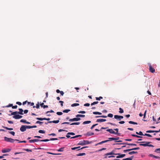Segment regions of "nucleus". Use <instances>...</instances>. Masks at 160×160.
I'll list each match as a JSON object with an SVG mask.
<instances>
[{"instance_id":"1","label":"nucleus","mask_w":160,"mask_h":160,"mask_svg":"<svg viewBox=\"0 0 160 160\" xmlns=\"http://www.w3.org/2000/svg\"><path fill=\"white\" fill-rule=\"evenodd\" d=\"M4 140L7 142H9L11 143H13L14 141H18V139H14L11 138H8L6 137H4Z\"/></svg>"},{"instance_id":"2","label":"nucleus","mask_w":160,"mask_h":160,"mask_svg":"<svg viewBox=\"0 0 160 160\" xmlns=\"http://www.w3.org/2000/svg\"><path fill=\"white\" fill-rule=\"evenodd\" d=\"M140 142L141 143L145 142L146 143H145L140 144L139 145L140 146H143L144 147L149 146V147H154V146L153 145H152V144H149V143H151V142Z\"/></svg>"},{"instance_id":"3","label":"nucleus","mask_w":160,"mask_h":160,"mask_svg":"<svg viewBox=\"0 0 160 160\" xmlns=\"http://www.w3.org/2000/svg\"><path fill=\"white\" fill-rule=\"evenodd\" d=\"M90 143L91 142H89L88 141L84 140L83 141H80L78 144V145H81L83 146L90 144Z\"/></svg>"},{"instance_id":"4","label":"nucleus","mask_w":160,"mask_h":160,"mask_svg":"<svg viewBox=\"0 0 160 160\" xmlns=\"http://www.w3.org/2000/svg\"><path fill=\"white\" fill-rule=\"evenodd\" d=\"M114 118L115 119H117L118 120L120 121L121 120V119H122L123 118V117L122 116L115 115L114 116Z\"/></svg>"},{"instance_id":"5","label":"nucleus","mask_w":160,"mask_h":160,"mask_svg":"<svg viewBox=\"0 0 160 160\" xmlns=\"http://www.w3.org/2000/svg\"><path fill=\"white\" fill-rule=\"evenodd\" d=\"M81 120V118H75L72 119H70L69 120V122L77 121Z\"/></svg>"},{"instance_id":"6","label":"nucleus","mask_w":160,"mask_h":160,"mask_svg":"<svg viewBox=\"0 0 160 160\" xmlns=\"http://www.w3.org/2000/svg\"><path fill=\"white\" fill-rule=\"evenodd\" d=\"M148 65L150 71L151 72L154 73L155 72V69L152 67L151 64L150 63H148Z\"/></svg>"},{"instance_id":"7","label":"nucleus","mask_w":160,"mask_h":160,"mask_svg":"<svg viewBox=\"0 0 160 160\" xmlns=\"http://www.w3.org/2000/svg\"><path fill=\"white\" fill-rule=\"evenodd\" d=\"M26 129V125H22L20 128V130L22 132L25 131Z\"/></svg>"},{"instance_id":"8","label":"nucleus","mask_w":160,"mask_h":160,"mask_svg":"<svg viewBox=\"0 0 160 160\" xmlns=\"http://www.w3.org/2000/svg\"><path fill=\"white\" fill-rule=\"evenodd\" d=\"M22 117V116L18 114L16 115L13 116V118L17 119L21 118Z\"/></svg>"},{"instance_id":"9","label":"nucleus","mask_w":160,"mask_h":160,"mask_svg":"<svg viewBox=\"0 0 160 160\" xmlns=\"http://www.w3.org/2000/svg\"><path fill=\"white\" fill-rule=\"evenodd\" d=\"M11 150V149L9 148L4 149L2 150V152L3 153L9 152Z\"/></svg>"},{"instance_id":"10","label":"nucleus","mask_w":160,"mask_h":160,"mask_svg":"<svg viewBox=\"0 0 160 160\" xmlns=\"http://www.w3.org/2000/svg\"><path fill=\"white\" fill-rule=\"evenodd\" d=\"M118 154H119V153H115L112 152H109L105 154V155L108 156L109 155H117Z\"/></svg>"},{"instance_id":"11","label":"nucleus","mask_w":160,"mask_h":160,"mask_svg":"<svg viewBox=\"0 0 160 160\" xmlns=\"http://www.w3.org/2000/svg\"><path fill=\"white\" fill-rule=\"evenodd\" d=\"M119 154H118L117 155H118V156H117L116 157V158H122L124 157L125 156V154H121L119 153H118Z\"/></svg>"},{"instance_id":"12","label":"nucleus","mask_w":160,"mask_h":160,"mask_svg":"<svg viewBox=\"0 0 160 160\" xmlns=\"http://www.w3.org/2000/svg\"><path fill=\"white\" fill-rule=\"evenodd\" d=\"M40 140L38 139H35L33 140H31L29 141V142L30 143L34 142H35L40 141Z\"/></svg>"},{"instance_id":"13","label":"nucleus","mask_w":160,"mask_h":160,"mask_svg":"<svg viewBox=\"0 0 160 160\" xmlns=\"http://www.w3.org/2000/svg\"><path fill=\"white\" fill-rule=\"evenodd\" d=\"M19 111L17 112L18 114H20V115H23V110L22 108H19Z\"/></svg>"},{"instance_id":"14","label":"nucleus","mask_w":160,"mask_h":160,"mask_svg":"<svg viewBox=\"0 0 160 160\" xmlns=\"http://www.w3.org/2000/svg\"><path fill=\"white\" fill-rule=\"evenodd\" d=\"M106 121V120L103 119H97L96 122H105Z\"/></svg>"},{"instance_id":"15","label":"nucleus","mask_w":160,"mask_h":160,"mask_svg":"<svg viewBox=\"0 0 160 160\" xmlns=\"http://www.w3.org/2000/svg\"><path fill=\"white\" fill-rule=\"evenodd\" d=\"M149 156L151 157H153L154 158H157V159H160V157L158 156H157L155 155H153V154H149L148 155Z\"/></svg>"},{"instance_id":"16","label":"nucleus","mask_w":160,"mask_h":160,"mask_svg":"<svg viewBox=\"0 0 160 160\" xmlns=\"http://www.w3.org/2000/svg\"><path fill=\"white\" fill-rule=\"evenodd\" d=\"M59 122V120H54V121H49V123H58Z\"/></svg>"},{"instance_id":"17","label":"nucleus","mask_w":160,"mask_h":160,"mask_svg":"<svg viewBox=\"0 0 160 160\" xmlns=\"http://www.w3.org/2000/svg\"><path fill=\"white\" fill-rule=\"evenodd\" d=\"M94 134V133L93 132H88L86 134V135L87 136H90L92 135H93Z\"/></svg>"},{"instance_id":"18","label":"nucleus","mask_w":160,"mask_h":160,"mask_svg":"<svg viewBox=\"0 0 160 160\" xmlns=\"http://www.w3.org/2000/svg\"><path fill=\"white\" fill-rule=\"evenodd\" d=\"M40 106L41 107H43L44 108H48V105H44L43 103H41L40 104Z\"/></svg>"},{"instance_id":"19","label":"nucleus","mask_w":160,"mask_h":160,"mask_svg":"<svg viewBox=\"0 0 160 160\" xmlns=\"http://www.w3.org/2000/svg\"><path fill=\"white\" fill-rule=\"evenodd\" d=\"M147 133H151V132H158L157 130H148L146 131Z\"/></svg>"},{"instance_id":"20","label":"nucleus","mask_w":160,"mask_h":160,"mask_svg":"<svg viewBox=\"0 0 160 160\" xmlns=\"http://www.w3.org/2000/svg\"><path fill=\"white\" fill-rule=\"evenodd\" d=\"M129 143H128L127 142H125V143H116L113 144V145H121V144H126L128 145V144Z\"/></svg>"},{"instance_id":"21","label":"nucleus","mask_w":160,"mask_h":160,"mask_svg":"<svg viewBox=\"0 0 160 160\" xmlns=\"http://www.w3.org/2000/svg\"><path fill=\"white\" fill-rule=\"evenodd\" d=\"M76 117H82L83 118L85 117V115H82V114H78L77 115H76Z\"/></svg>"},{"instance_id":"22","label":"nucleus","mask_w":160,"mask_h":160,"mask_svg":"<svg viewBox=\"0 0 160 160\" xmlns=\"http://www.w3.org/2000/svg\"><path fill=\"white\" fill-rule=\"evenodd\" d=\"M154 152L157 153H160V148L156 149L154 151Z\"/></svg>"},{"instance_id":"23","label":"nucleus","mask_w":160,"mask_h":160,"mask_svg":"<svg viewBox=\"0 0 160 160\" xmlns=\"http://www.w3.org/2000/svg\"><path fill=\"white\" fill-rule=\"evenodd\" d=\"M138 153V152L136 151V152H135V151H131V152H130L128 153V154L130 155H132V154H135V153Z\"/></svg>"},{"instance_id":"24","label":"nucleus","mask_w":160,"mask_h":160,"mask_svg":"<svg viewBox=\"0 0 160 160\" xmlns=\"http://www.w3.org/2000/svg\"><path fill=\"white\" fill-rule=\"evenodd\" d=\"M3 128L8 130H13V128H9L6 127H3Z\"/></svg>"},{"instance_id":"25","label":"nucleus","mask_w":160,"mask_h":160,"mask_svg":"<svg viewBox=\"0 0 160 160\" xmlns=\"http://www.w3.org/2000/svg\"><path fill=\"white\" fill-rule=\"evenodd\" d=\"M93 113L94 114L96 115V114H99V115H101L102 113L98 112H93Z\"/></svg>"},{"instance_id":"26","label":"nucleus","mask_w":160,"mask_h":160,"mask_svg":"<svg viewBox=\"0 0 160 160\" xmlns=\"http://www.w3.org/2000/svg\"><path fill=\"white\" fill-rule=\"evenodd\" d=\"M91 121H84L83 122V124H89L90 123H91Z\"/></svg>"},{"instance_id":"27","label":"nucleus","mask_w":160,"mask_h":160,"mask_svg":"<svg viewBox=\"0 0 160 160\" xmlns=\"http://www.w3.org/2000/svg\"><path fill=\"white\" fill-rule=\"evenodd\" d=\"M86 155V153H80L78 154L77 155V156H82L83 155Z\"/></svg>"},{"instance_id":"28","label":"nucleus","mask_w":160,"mask_h":160,"mask_svg":"<svg viewBox=\"0 0 160 160\" xmlns=\"http://www.w3.org/2000/svg\"><path fill=\"white\" fill-rule=\"evenodd\" d=\"M82 136V135H76V136H73V137H71V138H78V137H81Z\"/></svg>"},{"instance_id":"29","label":"nucleus","mask_w":160,"mask_h":160,"mask_svg":"<svg viewBox=\"0 0 160 160\" xmlns=\"http://www.w3.org/2000/svg\"><path fill=\"white\" fill-rule=\"evenodd\" d=\"M131 136H133V137H137V138H142V137L140 136H138V135H136L133 134H131Z\"/></svg>"},{"instance_id":"30","label":"nucleus","mask_w":160,"mask_h":160,"mask_svg":"<svg viewBox=\"0 0 160 160\" xmlns=\"http://www.w3.org/2000/svg\"><path fill=\"white\" fill-rule=\"evenodd\" d=\"M128 122L130 124L136 125L138 124V123L137 122H134L132 121H129Z\"/></svg>"},{"instance_id":"31","label":"nucleus","mask_w":160,"mask_h":160,"mask_svg":"<svg viewBox=\"0 0 160 160\" xmlns=\"http://www.w3.org/2000/svg\"><path fill=\"white\" fill-rule=\"evenodd\" d=\"M18 114L17 111L13 112L11 113V115H16L17 114Z\"/></svg>"},{"instance_id":"32","label":"nucleus","mask_w":160,"mask_h":160,"mask_svg":"<svg viewBox=\"0 0 160 160\" xmlns=\"http://www.w3.org/2000/svg\"><path fill=\"white\" fill-rule=\"evenodd\" d=\"M80 124V122H73L70 124V125H78Z\"/></svg>"},{"instance_id":"33","label":"nucleus","mask_w":160,"mask_h":160,"mask_svg":"<svg viewBox=\"0 0 160 160\" xmlns=\"http://www.w3.org/2000/svg\"><path fill=\"white\" fill-rule=\"evenodd\" d=\"M107 116H104V115H102L101 116H96V118H98L100 117H102L103 118H106L107 117Z\"/></svg>"},{"instance_id":"34","label":"nucleus","mask_w":160,"mask_h":160,"mask_svg":"<svg viewBox=\"0 0 160 160\" xmlns=\"http://www.w3.org/2000/svg\"><path fill=\"white\" fill-rule=\"evenodd\" d=\"M109 133L112 134H115L116 133V132H115L112 129H110V132H109Z\"/></svg>"},{"instance_id":"35","label":"nucleus","mask_w":160,"mask_h":160,"mask_svg":"<svg viewBox=\"0 0 160 160\" xmlns=\"http://www.w3.org/2000/svg\"><path fill=\"white\" fill-rule=\"evenodd\" d=\"M79 103H75L72 104L71 106L73 107L78 106H79Z\"/></svg>"},{"instance_id":"36","label":"nucleus","mask_w":160,"mask_h":160,"mask_svg":"<svg viewBox=\"0 0 160 160\" xmlns=\"http://www.w3.org/2000/svg\"><path fill=\"white\" fill-rule=\"evenodd\" d=\"M70 111V109H65L63 111V112L64 113H68Z\"/></svg>"},{"instance_id":"37","label":"nucleus","mask_w":160,"mask_h":160,"mask_svg":"<svg viewBox=\"0 0 160 160\" xmlns=\"http://www.w3.org/2000/svg\"><path fill=\"white\" fill-rule=\"evenodd\" d=\"M64 148H61L57 150V151L58 152H63L64 150Z\"/></svg>"},{"instance_id":"38","label":"nucleus","mask_w":160,"mask_h":160,"mask_svg":"<svg viewBox=\"0 0 160 160\" xmlns=\"http://www.w3.org/2000/svg\"><path fill=\"white\" fill-rule=\"evenodd\" d=\"M139 149H140V148L139 147L135 148L130 149H131V151L133 150H138Z\"/></svg>"},{"instance_id":"39","label":"nucleus","mask_w":160,"mask_h":160,"mask_svg":"<svg viewBox=\"0 0 160 160\" xmlns=\"http://www.w3.org/2000/svg\"><path fill=\"white\" fill-rule=\"evenodd\" d=\"M9 133L12 135L13 136H14L15 134V133L13 131H9L8 132Z\"/></svg>"},{"instance_id":"40","label":"nucleus","mask_w":160,"mask_h":160,"mask_svg":"<svg viewBox=\"0 0 160 160\" xmlns=\"http://www.w3.org/2000/svg\"><path fill=\"white\" fill-rule=\"evenodd\" d=\"M38 132L40 133H45V131L40 130H39Z\"/></svg>"},{"instance_id":"41","label":"nucleus","mask_w":160,"mask_h":160,"mask_svg":"<svg viewBox=\"0 0 160 160\" xmlns=\"http://www.w3.org/2000/svg\"><path fill=\"white\" fill-rule=\"evenodd\" d=\"M103 98L102 97H100L98 98L96 97V99L97 100L100 101L101 99H102Z\"/></svg>"},{"instance_id":"42","label":"nucleus","mask_w":160,"mask_h":160,"mask_svg":"<svg viewBox=\"0 0 160 160\" xmlns=\"http://www.w3.org/2000/svg\"><path fill=\"white\" fill-rule=\"evenodd\" d=\"M98 101H96V102H93V103H92L91 105V106H92L93 105H95V104H98Z\"/></svg>"},{"instance_id":"43","label":"nucleus","mask_w":160,"mask_h":160,"mask_svg":"<svg viewBox=\"0 0 160 160\" xmlns=\"http://www.w3.org/2000/svg\"><path fill=\"white\" fill-rule=\"evenodd\" d=\"M119 112H120V113H122L123 112H124L123 110V109H122L121 108H119Z\"/></svg>"},{"instance_id":"44","label":"nucleus","mask_w":160,"mask_h":160,"mask_svg":"<svg viewBox=\"0 0 160 160\" xmlns=\"http://www.w3.org/2000/svg\"><path fill=\"white\" fill-rule=\"evenodd\" d=\"M12 104H9L8 105H7L6 106L3 107V108H6H6H8V107H12Z\"/></svg>"},{"instance_id":"45","label":"nucleus","mask_w":160,"mask_h":160,"mask_svg":"<svg viewBox=\"0 0 160 160\" xmlns=\"http://www.w3.org/2000/svg\"><path fill=\"white\" fill-rule=\"evenodd\" d=\"M113 116V115L111 113H109L108 115V117H110V118H112Z\"/></svg>"},{"instance_id":"46","label":"nucleus","mask_w":160,"mask_h":160,"mask_svg":"<svg viewBox=\"0 0 160 160\" xmlns=\"http://www.w3.org/2000/svg\"><path fill=\"white\" fill-rule=\"evenodd\" d=\"M43 123V122L39 121H38L36 122V123H37V124L38 123V124H39L40 125H42V124Z\"/></svg>"},{"instance_id":"47","label":"nucleus","mask_w":160,"mask_h":160,"mask_svg":"<svg viewBox=\"0 0 160 160\" xmlns=\"http://www.w3.org/2000/svg\"><path fill=\"white\" fill-rule=\"evenodd\" d=\"M23 150L29 152H32V150L31 149H24Z\"/></svg>"},{"instance_id":"48","label":"nucleus","mask_w":160,"mask_h":160,"mask_svg":"<svg viewBox=\"0 0 160 160\" xmlns=\"http://www.w3.org/2000/svg\"><path fill=\"white\" fill-rule=\"evenodd\" d=\"M49 141V139H46L42 140H40V142H48Z\"/></svg>"},{"instance_id":"49","label":"nucleus","mask_w":160,"mask_h":160,"mask_svg":"<svg viewBox=\"0 0 160 160\" xmlns=\"http://www.w3.org/2000/svg\"><path fill=\"white\" fill-rule=\"evenodd\" d=\"M98 125V124H94L92 125V126L91 127V129H92L93 128L95 127V126L97 125Z\"/></svg>"},{"instance_id":"50","label":"nucleus","mask_w":160,"mask_h":160,"mask_svg":"<svg viewBox=\"0 0 160 160\" xmlns=\"http://www.w3.org/2000/svg\"><path fill=\"white\" fill-rule=\"evenodd\" d=\"M54 112L53 110H51L50 111H47L46 112V114H48V113L49 112H51V113H53V112Z\"/></svg>"},{"instance_id":"51","label":"nucleus","mask_w":160,"mask_h":160,"mask_svg":"<svg viewBox=\"0 0 160 160\" xmlns=\"http://www.w3.org/2000/svg\"><path fill=\"white\" fill-rule=\"evenodd\" d=\"M67 134L68 135H75V134L74 132H68L67 133Z\"/></svg>"},{"instance_id":"52","label":"nucleus","mask_w":160,"mask_h":160,"mask_svg":"<svg viewBox=\"0 0 160 160\" xmlns=\"http://www.w3.org/2000/svg\"><path fill=\"white\" fill-rule=\"evenodd\" d=\"M131 151V149H126V150H123V152L124 153H126V152H127L130 151Z\"/></svg>"},{"instance_id":"53","label":"nucleus","mask_w":160,"mask_h":160,"mask_svg":"<svg viewBox=\"0 0 160 160\" xmlns=\"http://www.w3.org/2000/svg\"><path fill=\"white\" fill-rule=\"evenodd\" d=\"M39 107H40L39 104V102H38V103L36 104V108H37L38 109L39 108Z\"/></svg>"},{"instance_id":"54","label":"nucleus","mask_w":160,"mask_h":160,"mask_svg":"<svg viewBox=\"0 0 160 160\" xmlns=\"http://www.w3.org/2000/svg\"><path fill=\"white\" fill-rule=\"evenodd\" d=\"M26 121H27L26 120H24V119H21L20 121V122H24L25 123H26Z\"/></svg>"},{"instance_id":"55","label":"nucleus","mask_w":160,"mask_h":160,"mask_svg":"<svg viewBox=\"0 0 160 160\" xmlns=\"http://www.w3.org/2000/svg\"><path fill=\"white\" fill-rule=\"evenodd\" d=\"M108 124H110L112 125H113V126H116L117 125L115 123H111V122H108Z\"/></svg>"},{"instance_id":"56","label":"nucleus","mask_w":160,"mask_h":160,"mask_svg":"<svg viewBox=\"0 0 160 160\" xmlns=\"http://www.w3.org/2000/svg\"><path fill=\"white\" fill-rule=\"evenodd\" d=\"M144 136H148L149 137H152V136L151 135H150V134H147V133H145L144 135Z\"/></svg>"},{"instance_id":"57","label":"nucleus","mask_w":160,"mask_h":160,"mask_svg":"<svg viewBox=\"0 0 160 160\" xmlns=\"http://www.w3.org/2000/svg\"><path fill=\"white\" fill-rule=\"evenodd\" d=\"M56 113L58 115H61L62 114V112H57Z\"/></svg>"},{"instance_id":"58","label":"nucleus","mask_w":160,"mask_h":160,"mask_svg":"<svg viewBox=\"0 0 160 160\" xmlns=\"http://www.w3.org/2000/svg\"><path fill=\"white\" fill-rule=\"evenodd\" d=\"M78 113H79L84 114L86 113L85 111H80L78 112Z\"/></svg>"},{"instance_id":"59","label":"nucleus","mask_w":160,"mask_h":160,"mask_svg":"<svg viewBox=\"0 0 160 160\" xmlns=\"http://www.w3.org/2000/svg\"><path fill=\"white\" fill-rule=\"evenodd\" d=\"M49 140V141L50 140H51V141H53V140H58V139L57 138H50Z\"/></svg>"},{"instance_id":"60","label":"nucleus","mask_w":160,"mask_h":160,"mask_svg":"<svg viewBox=\"0 0 160 160\" xmlns=\"http://www.w3.org/2000/svg\"><path fill=\"white\" fill-rule=\"evenodd\" d=\"M128 145L130 146H136L137 145L136 144L134 143H129L128 144Z\"/></svg>"},{"instance_id":"61","label":"nucleus","mask_w":160,"mask_h":160,"mask_svg":"<svg viewBox=\"0 0 160 160\" xmlns=\"http://www.w3.org/2000/svg\"><path fill=\"white\" fill-rule=\"evenodd\" d=\"M59 102V103H60L61 104V106H63V102L62 101H60Z\"/></svg>"},{"instance_id":"62","label":"nucleus","mask_w":160,"mask_h":160,"mask_svg":"<svg viewBox=\"0 0 160 160\" xmlns=\"http://www.w3.org/2000/svg\"><path fill=\"white\" fill-rule=\"evenodd\" d=\"M36 119L37 120H39L40 121H42L43 120L42 118H36Z\"/></svg>"},{"instance_id":"63","label":"nucleus","mask_w":160,"mask_h":160,"mask_svg":"<svg viewBox=\"0 0 160 160\" xmlns=\"http://www.w3.org/2000/svg\"><path fill=\"white\" fill-rule=\"evenodd\" d=\"M84 106H90V104L89 103H86L84 104Z\"/></svg>"},{"instance_id":"64","label":"nucleus","mask_w":160,"mask_h":160,"mask_svg":"<svg viewBox=\"0 0 160 160\" xmlns=\"http://www.w3.org/2000/svg\"><path fill=\"white\" fill-rule=\"evenodd\" d=\"M138 134H139V135H141V136L144 135L142 132L141 131L139 132Z\"/></svg>"}]
</instances>
